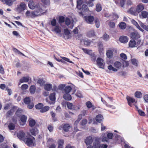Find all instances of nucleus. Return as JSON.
I'll list each match as a JSON object with an SVG mask.
<instances>
[{
    "label": "nucleus",
    "instance_id": "nucleus-42",
    "mask_svg": "<svg viewBox=\"0 0 148 148\" xmlns=\"http://www.w3.org/2000/svg\"><path fill=\"white\" fill-rule=\"evenodd\" d=\"M49 98L50 100L53 101H55L56 99L55 93L51 94L50 95Z\"/></svg>",
    "mask_w": 148,
    "mask_h": 148
},
{
    "label": "nucleus",
    "instance_id": "nucleus-52",
    "mask_svg": "<svg viewBox=\"0 0 148 148\" xmlns=\"http://www.w3.org/2000/svg\"><path fill=\"white\" fill-rule=\"evenodd\" d=\"M82 49L85 53H87L89 55L92 52V51L91 50H89L87 49L82 48Z\"/></svg>",
    "mask_w": 148,
    "mask_h": 148
},
{
    "label": "nucleus",
    "instance_id": "nucleus-46",
    "mask_svg": "<svg viewBox=\"0 0 148 148\" xmlns=\"http://www.w3.org/2000/svg\"><path fill=\"white\" fill-rule=\"evenodd\" d=\"M98 49L100 53L102 52L103 50V45L102 44H99L98 45Z\"/></svg>",
    "mask_w": 148,
    "mask_h": 148
},
{
    "label": "nucleus",
    "instance_id": "nucleus-33",
    "mask_svg": "<svg viewBox=\"0 0 148 148\" xmlns=\"http://www.w3.org/2000/svg\"><path fill=\"white\" fill-rule=\"evenodd\" d=\"M134 95L137 98H140L142 97V94L140 92L137 91L135 92Z\"/></svg>",
    "mask_w": 148,
    "mask_h": 148
},
{
    "label": "nucleus",
    "instance_id": "nucleus-34",
    "mask_svg": "<svg viewBox=\"0 0 148 148\" xmlns=\"http://www.w3.org/2000/svg\"><path fill=\"white\" fill-rule=\"evenodd\" d=\"M121 66V63L120 62L118 61L115 62L114 63V66L118 69L120 68Z\"/></svg>",
    "mask_w": 148,
    "mask_h": 148
},
{
    "label": "nucleus",
    "instance_id": "nucleus-6",
    "mask_svg": "<svg viewBox=\"0 0 148 148\" xmlns=\"http://www.w3.org/2000/svg\"><path fill=\"white\" fill-rule=\"evenodd\" d=\"M97 65L100 68L103 69L105 66V62L103 59L98 58L96 60Z\"/></svg>",
    "mask_w": 148,
    "mask_h": 148
},
{
    "label": "nucleus",
    "instance_id": "nucleus-29",
    "mask_svg": "<svg viewBox=\"0 0 148 148\" xmlns=\"http://www.w3.org/2000/svg\"><path fill=\"white\" fill-rule=\"evenodd\" d=\"M89 55L90 56L91 60L93 62H95L97 58L95 54L92 52Z\"/></svg>",
    "mask_w": 148,
    "mask_h": 148
},
{
    "label": "nucleus",
    "instance_id": "nucleus-45",
    "mask_svg": "<svg viewBox=\"0 0 148 148\" xmlns=\"http://www.w3.org/2000/svg\"><path fill=\"white\" fill-rule=\"evenodd\" d=\"M82 3V0H77V7L78 9L80 8V5Z\"/></svg>",
    "mask_w": 148,
    "mask_h": 148
},
{
    "label": "nucleus",
    "instance_id": "nucleus-22",
    "mask_svg": "<svg viewBox=\"0 0 148 148\" xmlns=\"http://www.w3.org/2000/svg\"><path fill=\"white\" fill-rule=\"evenodd\" d=\"M31 134L34 136H36L38 132V130L36 128H32L30 130Z\"/></svg>",
    "mask_w": 148,
    "mask_h": 148
},
{
    "label": "nucleus",
    "instance_id": "nucleus-38",
    "mask_svg": "<svg viewBox=\"0 0 148 148\" xmlns=\"http://www.w3.org/2000/svg\"><path fill=\"white\" fill-rule=\"evenodd\" d=\"M132 64L134 66H138V61L135 59H132L131 60Z\"/></svg>",
    "mask_w": 148,
    "mask_h": 148
},
{
    "label": "nucleus",
    "instance_id": "nucleus-49",
    "mask_svg": "<svg viewBox=\"0 0 148 148\" xmlns=\"http://www.w3.org/2000/svg\"><path fill=\"white\" fill-rule=\"evenodd\" d=\"M103 40L106 41H107L109 40V37L108 35L106 33H105L103 35Z\"/></svg>",
    "mask_w": 148,
    "mask_h": 148
},
{
    "label": "nucleus",
    "instance_id": "nucleus-59",
    "mask_svg": "<svg viewBox=\"0 0 148 148\" xmlns=\"http://www.w3.org/2000/svg\"><path fill=\"white\" fill-rule=\"evenodd\" d=\"M127 12L131 14H135V12L133 8H131L129 10H127Z\"/></svg>",
    "mask_w": 148,
    "mask_h": 148
},
{
    "label": "nucleus",
    "instance_id": "nucleus-36",
    "mask_svg": "<svg viewBox=\"0 0 148 148\" xmlns=\"http://www.w3.org/2000/svg\"><path fill=\"white\" fill-rule=\"evenodd\" d=\"M41 2L42 3L45 5L44 7L45 8L46 7L45 5H49L50 4V1L49 0H41ZM44 7V6H43Z\"/></svg>",
    "mask_w": 148,
    "mask_h": 148
},
{
    "label": "nucleus",
    "instance_id": "nucleus-27",
    "mask_svg": "<svg viewBox=\"0 0 148 148\" xmlns=\"http://www.w3.org/2000/svg\"><path fill=\"white\" fill-rule=\"evenodd\" d=\"M1 1L3 2H5V3L8 5V6H10L12 5L13 4V1H12V0H0Z\"/></svg>",
    "mask_w": 148,
    "mask_h": 148
},
{
    "label": "nucleus",
    "instance_id": "nucleus-26",
    "mask_svg": "<svg viewBox=\"0 0 148 148\" xmlns=\"http://www.w3.org/2000/svg\"><path fill=\"white\" fill-rule=\"evenodd\" d=\"M30 78L29 77H24L20 79V82L21 83L26 82L29 80Z\"/></svg>",
    "mask_w": 148,
    "mask_h": 148
},
{
    "label": "nucleus",
    "instance_id": "nucleus-41",
    "mask_svg": "<svg viewBox=\"0 0 148 148\" xmlns=\"http://www.w3.org/2000/svg\"><path fill=\"white\" fill-rule=\"evenodd\" d=\"M119 26L121 29H124L126 27V24L125 23L122 22L120 23Z\"/></svg>",
    "mask_w": 148,
    "mask_h": 148
},
{
    "label": "nucleus",
    "instance_id": "nucleus-62",
    "mask_svg": "<svg viewBox=\"0 0 148 148\" xmlns=\"http://www.w3.org/2000/svg\"><path fill=\"white\" fill-rule=\"evenodd\" d=\"M51 25L53 26H56V21L55 19H53L51 21Z\"/></svg>",
    "mask_w": 148,
    "mask_h": 148
},
{
    "label": "nucleus",
    "instance_id": "nucleus-15",
    "mask_svg": "<svg viewBox=\"0 0 148 148\" xmlns=\"http://www.w3.org/2000/svg\"><path fill=\"white\" fill-rule=\"evenodd\" d=\"M27 117L25 115L22 116L20 118L21 122H20V124L21 125H23L25 124L26 121Z\"/></svg>",
    "mask_w": 148,
    "mask_h": 148
},
{
    "label": "nucleus",
    "instance_id": "nucleus-61",
    "mask_svg": "<svg viewBox=\"0 0 148 148\" xmlns=\"http://www.w3.org/2000/svg\"><path fill=\"white\" fill-rule=\"evenodd\" d=\"M95 23L96 24V27L97 28H99L100 25L99 20L97 19H96L95 20Z\"/></svg>",
    "mask_w": 148,
    "mask_h": 148
},
{
    "label": "nucleus",
    "instance_id": "nucleus-9",
    "mask_svg": "<svg viewBox=\"0 0 148 148\" xmlns=\"http://www.w3.org/2000/svg\"><path fill=\"white\" fill-rule=\"evenodd\" d=\"M130 37L133 39L137 40L140 38V36L138 32H135L131 34Z\"/></svg>",
    "mask_w": 148,
    "mask_h": 148
},
{
    "label": "nucleus",
    "instance_id": "nucleus-18",
    "mask_svg": "<svg viewBox=\"0 0 148 148\" xmlns=\"http://www.w3.org/2000/svg\"><path fill=\"white\" fill-rule=\"evenodd\" d=\"M129 45L130 47L133 48L137 47L136 42L134 40H131L129 42Z\"/></svg>",
    "mask_w": 148,
    "mask_h": 148
},
{
    "label": "nucleus",
    "instance_id": "nucleus-31",
    "mask_svg": "<svg viewBox=\"0 0 148 148\" xmlns=\"http://www.w3.org/2000/svg\"><path fill=\"white\" fill-rule=\"evenodd\" d=\"M100 144L98 141H95L93 143V147L94 148H99Z\"/></svg>",
    "mask_w": 148,
    "mask_h": 148
},
{
    "label": "nucleus",
    "instance_id": "nucleus-44",
    "mask_svg": "<svg viewBox=\"0 0 148 148\" xmlns=\"http://www.w3.org/2000/svg\"><path fill=\"white\" fill-rule=\"evenodd\" d=\"M15 107L13 108L12 109H11L10 110L8 111L7 113V116H9L12 114L14 112V109Z\"/></svg>",
    "mask_w": 148,
    "mask_h": 148
},
{
    "label": "nucleus",
    "instance_id": "nucleus-1",
    "mask_svg": "<svg viewBox=\"0 0 148 148\" xmlns=\"http://www.w3.org/2000/svg\"><path fill=\"white\" fill-rule=\"evenodd\" d=\"M28 6L29 8L31 9H35L34 11H37V10L38 11V10H42V14L45 13L46 11V10L45 9V8L42 5L39 4H36L32 1H30L29 2Z\"/></svg>",
    "mask_w": 148,
    "mask_h": 148
},
{
    "label": "nucleus",
    "instance_id": "nucleus-25",
    "mask_svg": "<svg viewBox=\"0 0 148 148\" xmlns=\"http://www.w3.org/2000/svg\"><path fill=\"white\" fill-rule=\"evenodd\" d=\"M52 87V85L51 84H48L45 85L44 89L50 91L51 90Z\"/></svg>",
    "mask_w": 148,
    "mask_h": 148
},
{
    "label": "nucleus",
    "instance_id": "nucleus-63",
    "mask_svg": "<svg viewBox=\"0 0 148 148\" xmlns=\"http://www.w3.org/2000/svg\"><path fill=\"white\" fill-rule=\"evenodd\" d=\"M90 41L88 39H85L84 41V43L86 45H88L90 44Z\"/></svg>",
    "mask_w": 148,
    "mask_h": 148
},
{
    "label": "nucleus",
    "instance_id": "nucleus-7",
    "mask_svg": "<svg viewBox=\"0 0 148 148\" xmlns=\"http://www.w3.org/2000/svg\"><path fill=\"white\" fill-rule=\"evenodd\" d=\"M17 136L19 139L25 141L26 137L25 136V133L23 131H21L18 132Z\"/></svg>",
    "mask_w": 148,
    "mask_h": 148
},
{
    "label": "nucleus",
    "instance_id": "nucleus-47",
    "mask_svg": "<svg viewBox=\"0 0 148 148\" xmlns=\"http://www.w3.org/2000/svg\"><path fill=\"white\" fill-rule=\"evenodd\" d=\"M15 125L14 124L12 123H11L9 124L8 126V127L9 130H14L15 128Z\"/></svg>",
    "mask_w": 148,
    "mask_h": 148
},
{
    "label": "nucleus",
    "instance_id": "nucleus-39",
    "mask_svg": "<svg viewBox=\"0 0 148 148\" xmlns=\"http://www.w3.org/2000/svg\"><path fill=\"white\" fill-rule=\"evenodd\" d=\"M108 69L110 71H112L114 72H116L118 70L112 66V65H110L108 66Z\"/></svg>",
    "mask_w": 148,
    "mask_h": 148
},
{
    "label": "nucleus",
    "instance_id": "nucleus-24",
    "mask_svg": "<svg viewBox=\"0 0 148 148\" xmlns=\"http://www.w3.org/2000/svg\"><path fill=\"white\" fill-rule=\"evenodd\" d=\"M103 119L102 116L101 114H99L96 116L95 119L96 121L99 123H100Z\"/></svg>",
    "mask_w": 148,
    "mask_h": 148
},
{
    "label": "nucleus",
    "instance_id": "nucleus-2",
    "mask_svg": "<svg viewBox=\"0 0 148 148\" xmlns=\"http://www.w3.org/2000/svg\"><path fill=\"white\" fill-rule=\"evenodd\" d=\"M42 10H38L37 11H34L31 12L29 11H27L25 13V15L26 17H31L32 18H34L38 16L41 15Z\"/></svg>",
    "mask_w": 148,
    "mask_h": 148
},
{
    "label": "nucleus",
    "instance_id": "nucleus-56",
    "mask_svg": "<svg viewBox=\"0 0 148 148\" xmlns=\"http://www.w3.org/2000/svg\"><path fill=\"white\" fill-rule=\"evenodd\" d=\"M95 35V32L93 30H91L88 32V35L89 37H91L94 36Z\"/></svg>",
    "mask_w": 148,
    "mask_h": 148
},
{
    "label": "nucleus",
    "instance_id": "nucleus-30",
    "mask_svg": "<svg viewBox=\"0 0 148 148\" xmlns=\"http://www.w3.org/2000/svg\"><path fill=\"white\" fill-rule=\"evenodd\" d=\"M102 8L101 5L99 3L97 4L96 6V10L97 12H99L102 10Z\"/></svg>",
    "mask_w": 148,
    "mask_h": 148
},
{
    "label": "nucleus",
    "instance_id": "nucleus-57",
    "mask_svg": "<svg viewBox=\"0 0 148 148\" xmlns=\"http://www.w3.org/2000/svg\"><path fill=\"white\" fill-rule=\"evenodd\" d=\"M87 120L85 119H83L80 123V124L82 125H84L86 124L87 123Z\"/></svg>",
    "mask_w": 148,
    "mask_h": 148
},
{
    "label": "nucleus",
    "instance_id": "nucleus-14",
    "mask_svg": "<svg viewBox=\"0 0 148 148\" xmlns=\"http://www.w3.org/2000/svg\"><path fill=\"white\" fill-rule=\"evenodd\" d=\"M93 141V139L92 137L89 136L87 137L85 139V142L87 145L91 144Z\"/></svg>",
    "mask_w": 148,
    "mask_h": 148
},
{
    "label": "nucleus",
    "instance_id": "nucleus-32",
    "mask_svg": "<svg viewBox=\"0 0 148 148\" xmlns=\"http://www.w3.org/2000/svg\"><path fill=\"white\" fill-rule=\"evenodd\" d=\"M139 23L140 24V26L146 30L148 31V25H145L141 21H139Z\"/></svg>",
    "mask_w": 148,
    "mask_h": 148
},
{
    "label": "nucleus",
    "instance_id": "nucleus-16",
    "mask_svg": "<svg viewBox=\"0 0 148 148\" xmlns=\"http://www.w3.org/2000/svg\"><path fill=\"white\" fill-rule=\"evenodd\" d=\"M144 8V5L142 4H140L138 5L136 9V11L138 13L140 12L143 10Z\"/></svg>",
    "mask_w": 148,
    "mask_h": 148
},
{
    "label": "nucleus",
    "instance_id": "nucleus-48",
    "mask_svg": "<svg viewBox=\"0 0 148 148\" xmlns=\"http://www.w3.org/2000/svg\"><path fill=\"white\" fill-rule=\"evenodd\" d=\"M101 101L104 104H105L106 106H107V107H112V109L115 108V107L114 106H111L110 105L108 104L107 103L105 100H103V98H101Z\"/></svg>",
    "mask_w": 148,
    "mask_h": 148
},
{
    "label": "nucleus",
    "instance_id": "nucleus-23",
    "mask_svg": "<svg viewBox=\"0 0 148 148\" xmlns=\"http://www.w3.org/2000/svg\"><path fill=\"white\" fill-rule=\"evenodd\" d=\"M63 98L67 100H71V96L69 93H65L63 95Z\"/></svg>",
    "mask_w": 148,
    "mask_h": 148
},
{
    "label": "nucleus",
    "instance_id": "nucleus-53",
    "mask_svg": "<svg viewBox=\"0 0 148 148\" xmlns=\"http://www.w3.org/2000/svg\"><path fill=\"white\" fill-rule=\"evenodd\" d=\"M80 8L79 9H82V10L84 12L86 11L87 9V6L86 5H83L82 7V8H81V5H80Z\"/></svg>",
    "mask_w": 148,
    "mask_h": 148
},
{
    "label": "nucleus",
    "instance_id": "nucleus-43",
    "mask_svg": "<svg viewBox=\"0 0 148 148\" xmlns=\"http://www.w3.org/2000/svg\"><path fill=\"white\" fill-rule=\"evenodd\" d=\"M24 101L26 104H29L31 101L29 97H26L24 99Z\"/></svg>",
    "mask_w": 148,
    "mask_h": 148
},
{
    "label": "nucleus",
    "instance_id": "nucleus-4",
    "mask_svg": "<svg viewBox=\"0 0 148 148\" xmlns=\"http://www.w3.org/2000/svg\"><path fill=\"white\" fill-rule=\"evenodd\" d=\"M27 6L24 3H21L19 5H17L16 11L19 13H21L26 9Z\"/></svg>",
    "mask_w": 148,
    "mask_h": 148
},
{
    "label": "nucleus",
    "instance_id": "nucleus-21",
    "mask_svg": "<svg viewBox=\"0 0 148 148\" xmlns=\"http://www.w3.org/2000/svg\"><path fill=\"white\" fill-rule=\"evenodd\" d=\"M119 40L121 42L125 43L128 42V38L126 36H123L120 37Z\"/></svg>",
    "mask_w": 148,
    "mask_h": 148
},
{
    "label": "nucleus",
    "instance_id": "nucleus-40",
    "mask_svg": "<svg viewBox=\"0 0 148 148\" xmlns=\"http://www.w3.org/2000/svg\"><path fill=\"white\" fill-rule=\"evenodd\" d=\"M49 107L48 106H45L41 109L40 112H45L48 110Z\"/></svg>",
    "mask_w": 148,
    "mask_h": 148
},
{
    "label": "nucleus",
    "instance_id": "nucleus-54",
    "mask_svg": "<svg viewBox=\"0 0 148 148\" xmlns=\"http://www.w3.org/2000/svg\"><path fill=\"white\" fill-rule=\"evenodd\" d=\"M36 123L35 121L33 119L29 121V124L31 127H33L35 125Z\"/></svg>",
    "mask_w": 148,
    "mask_h": 148
},
{
    "label": "nucleus",
    "instance_id": "nucleus-11",
    "mask_svg": "<svg viewBox=\"0 0 148 148\" xmlns=\"http://www.w3.org/2000/svg\"><path fill=\"white\" fill-rule=\"evenodd\" d=\"M126 0H114L115 3L122 7L124 6Z\"/></svg>",
    "mask_w": 148,
    "mask_h": 148
},
{
    "label": "nucleus",
    "instance_id": "nucleus-55",
    "mask_svg": "<svg viewBox=\"0 0 148 148\" xmlns=\"http://www.w3.org/2000/svg\"><path fill=\"white\" fill-rule=\"evenodd\" d=\"M76 96L79 98H82L83 96L81 92L79 90H78L75 94Z\"/></svg>",
    "mask_w": 148,
    "mask_h": 148
},
{
    "label": "nucleus",
    "instance_id": "nucleus-13",
    "mask_svg": "<svg viewBox=\"0 0 148 148\" xmlns=\"http://www.w3.org/2000/svg\"><path fill=\"white\" fill-rule=\"evenodd\" d=\"M127 99L128 101V104L130 106H131V103H136L137 102V101L134 98H131L128 96L127 97Z\"/></svg>",
    "mask_w": 148,
    "mask_h": 148
},
{
    "label": "nucleus",
    "instance_id": "nucleus-60",
    "mask_svg": "<svg viewBox=\"0 0 148 148\" xmlns=\"http://www.w3.org/2000/svg\"><path fill=\"white\" fill-rule=\"evenodd\" d=\"M65 20V18L64 16H61L59 17V23H63L64 21Z\"/></svg>",
    "mask_w": 148,
    "mask_h": 148
},
{
    "label": "nucleus",
    "instance_id": "nucleus-28",
    "mask_svg": "<svg viewBox=\"0 0 148 148\" xmlns=\"http://www.w3.org/2000/svg\"><path fill=\"white\" fill-rule=\"evenodd\" d=\"M52 31L54 32L57 34H60L61 32V30L58 26H56L52 30Z\"/></svg>",
    "mask_w": 148,
    "mask_h": 148
},
{
    "label": "nucleus",
    "instance_id": "nucleus-35",
    "mask_svg": "<svg viewBox=\"0 0 148 148\" xmlns=\"http://www.w3.org/2000/svg\"><path fill=\"white\" fill-rule=\"evenodd\" d=\"M70 126L68 124H65L63 126V129L64 131L67 132L70 129Z\"/></svg>",
    "mask_w": 148,
    "mask_h": 148
},
{
    "label": "nucleus",
    "instance_id": "nucleus-17",
    "mask_svg": "<svg viewBox=\"0 0 148 148\" xmlns=\"http://www.w3.org/2000/svg\"><path fill=\"white\" fill-rule=\"evenodd\" d=\"M67 106L69 109L72 110H77V109L75 106L73 105V104L71 103L67 102Z\"/></svg>",
    "mask_w": 148,
    "mask_h": 148
},
{
    "label": "nucleus",
    "instance_id": "nucleus-50",
    "mask_svg": "<svg viewBox=\"0 0 148 148\" xmlns=\"http://www.w3.org/2000/svg\"><path fill=\"white\" fill-rule=\"evenodd\" d=\"M43 106V105L42 103H39L38 104L35 106V108L38 109H41Z\"/></svg>",
    "mask_w": 148,
    "mask_h": 148
},
{
    "label": "nucleus",
    "instance_id": "nucleus-5",
    "mask_svg": "<svg viewBox=\"0 0 148 148\" xmlns=\"http://www.w3.org/2000/svg\"><path fill=\"white\" fill-rule=\"evenodd\" d=\"M72 88H73V93L72 94H74L76 91V89L75 87L73 85L72 86H65L64 88V92L65 93H69L72 90Z\"/></svg>",
    "mask_w": 148,
    "mask_h": 148
},
{
    "label": "nucleus",
    "instance_id": "nucleus-12",
    "mask_svg": "<svg viewBox=\"0 0 148 148\" xmlns=\"http://www.w3.org/2000/svg\"><path fill=\"white\" fill-rule=\"evenodd\" d=\"M114 50V49L112 48L111 49L108 50L106 52V55L107 57L109 58H111L113 56V51Z\"/></svg>",
    "mask_w": 148,
    "mask_h": 148
},
{
    "label": "nucleus",
    "instance_id": "nucleus-8",
    "mask_svg": "<svg viewBox=\"0 0 148 148\" xmlns=\"http://www.w3.org/2000/svg\"><path fill=\"white\" fill-rule=\"evenodd\" d=\"M84 18L86 22L90 24H91L94 20L93 16H85Z\"/></svg>",
    "mask_w": 148,
    "mask_h": 148
},
{
    "label": "nucleus",
    "instance_id": "nucleus-37",
    "mask_svg": "<svg viewBox=\"0 0 148 148\" xmlns=\"http://www.w3.org/2000/svg\"><path fill=\"white\" fill-rule=\"evenodd\" d=\"M36 87L34 86H32L29 88V91L31 93L34 94L35 92Z\"/></svg>",
    "mask_w": 148,
    "mask_h": 148
},
{
    "label": "nucleus",
    "instance_id": "nucleus-20",
    "mask_svg": "<svg viewBox=\"0 0 148 148\" xmlns=\"http://www.w3.org/2000/svg\"><path fill=\"white\" fill-rule=\"evenodd\" d=\"M132 23L140 31L142 32L144 31V30L142 29L138 25V23L134 19H132L131 21Z\"/></svg>",
    "mask_w": 148,
    "mask_h": 148
},
{
    "label": "nucleus",
    "instance_id": "nucleus-64",
    "mask_svg": "<svg viewBox=\"0 0 148 148\" xmlns=\"http://www.w3.org/2000/svg\"><path fill=\"white\" fill-rule=\"evenodd\" d=\"M120 56L122 59L124 60H126L127 59L126 55L123 53H121L120 55Z\"/></svg>",
    "mask_w": 148,
    "mask_h": 148
},
{
    "label": "nucleus",
    "instance_id": "nucleus-51",
    "mask_svg": "<svg viewBox=\"0 0 148 148\" xmlns=\"http://www.w3.org/2000/svg\"><path fill=\"white\" fill-rule=\"evenodd\" d=\"M28 86L27 84H24L22 85L21 89L23 90H25L28 88Z\"/></svg>",
    "mask_w": 148,
    "mask_h": 148
},
{
    "label": "nucleus",
    "instance_id": "nucleus-10",
    "mask_svg": "<svg viewBox=\"0 0 148 148\" xmlns=\"http://www.w3.org/2000/svg\"><path fill=\"white\" fill-rule=\"evenodd\" d=\"M65 24L69 28L72 29L74 26V25L72 23H71L70 20L68 18H66L65 20Z\"/></svg>",
    "mask_w": 148,
    "mask_h": 148
},
{
    "label": "nucleus",
    "instance_id": "nucleus-3",
    "mask_svg": "<svg viewBox=\"0 0 148 148\" xmlns=\"http://www.w3.org/2000/svg\"><path fill=\"white\" fill-rule=\"evenodd\" d=\"M26 144L28 146H34L35 143V139L33 136H30L28 138L26 137L25 141Z\"/></svg>",
    "mask_w": 148,
    "mask_h": 148
},
{
    "label": "nucleus",
    "instance_id": "nucleus-58",
    "mask_svg": "<svg viewBox=\"0 0 148 148\" xmlns=\"http://www.w3.org/2000/svg\"><path fill=\"white\" fill-rule=\"evenodd\" d=\"M45 83L44 81L42 79H39L37 82V83L39 84L40 86L43 85Z\"/></svg>",
    "mask_w": 148,
    "mask_h": 148
},
{
    "label": "nucleus",
    "instance_id": "nucleus-19",
    "mask_svg": "<svg viewBox=\"0 0 148 148\" xmlns=\"http://www.w3.org/2000/svg\"><path fill=\"white\" fill-rule=\"evenodd\" d=\"M139 15L141 18H146L148 17V12L147 11H143L141 12Z\"/></svg>",
    "mask_w": 148,
    "mask_h": 148
}]
</instances>
